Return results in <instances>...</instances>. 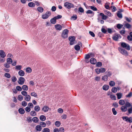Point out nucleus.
<instances>
[{
  "instance_id": "64",
  "label": "nucleus",
  "mask_w": 132,
  "mask_h": 132,
  "mask_svg": "<svg viewBox=\"0 0 132 132\" xmlns=\"http://www.w3.org/2000/svg\"><path fill=\"white\" fill-rule=\"evenodd\" d=\"M128 113H132V108H131V107L128 109Z\"/></svg>"
},
{
  "instance_id": "1",
  "label": "nucleus",
  "mask_w": 132,
  "mask_h": 132,
  "mask_svg": "<svg viewBox=\"0 0 132 132\" xmlns=\"http://www.w3.org/2000/svg\"><path fill=\"white\" fill-rule=\"evenodd\" d=\"M68 30L67 29L64 30L62 32V36L64 38H67L68 36Z\"/></svg>"
},
{
  "instance_id": "52",
  "label": "nucleus",
  "mask_w": 132,
  "mask_h": 132,
  "mask_svg": "<svg viewBox=\"0 0 132 132\" xmlns=\"http://www.w3.org/2000/svg\"><path fill=\"white\" fill-rule=\"evenodd\" d=\"M21 93L22 95L24 96H26L27 95V92L26 91H23L21 92Z\"/></svg>"
},
{
  "instance_id": "45",
  "label": "nucleus",
  "mask_w": 132,
  "mask_h": 132,
  "mask_svg": "<svg viewBox=\"0 0 132 132\" xmlns=\"http://www.w3.org/2000/svg\"><path fill=\"white\" fill-rule=\"evenodd\" d=\"M4 76L8 78H9L11 77L10 75L7 73H6L4 74Z\"/></svg>"
},
{
  "instance_id": "18",
  "label": "nucleus",
  "mask_w": 132,
  "mask_h": 132,
  "mask_svg": "<svg viewBox=\"0 0 132 132\" xmlns=\"http://www.w3.org/2000/svg\"><path fill=\"white\" fill-rule=\"evenodd\" d=\"M18 74L20 76H23L24 75L25 73L23 70H20L18 72Z\"/></svg>"
},
{
  "instance_id": "16",
  "label": "nucleus",
  "mask_w": 132,
  "mask_h": 132,
  "mask_svg": "<svg viewBox=\"0 0 132 132\" xmlns=\"http://www.w3.org/2000/svg\"><path fill=\"white\" fill-rule=\"evenodd\" d=\"M99 15L102 16V19L105 20L107 19V16L105 15L103 13H100Z\"/></svg>"
},
{
  "instance_id": "60",
  "label": "nucleus",
  "mask_w": 132,
  "mask_h": 132,
  "mask_svg": "<svg viewBox=\"0 0 132 132\" xmlns=\"http://www.w3.org/2000/svg\"><path fill=\"white\" fill-rule=\"evenodd\" d=\"M27 103L25 101H23L22 103V105L23 106H25L27 105Z\"/></svg>"
},
{
  "instance_id": "32",
  "label": "nucleus",
  "mask_w": 132,
  "mask_h": 132,
  "mask_svg": "<svg viewBox=\"0 0 132 132\" xmlns=\"http://www.w3.org/2000/svg\"><path fill=\"white\" fill-rule=\"evenodd\" d=\"M32 121L35 123L37 122L38 120V118L37 117H34L32 119Z\"/></svg>"
},
{
  "instance_id": "49",
  "label": "nucleus",
  "mask_w": 132,
  "mask_h": 132,
  "mask_svg": "<svg viewBox=\"0 0 132 132\" xmlns=\"http://www.w3.org/2000/svg\"><path fill=\"white\" fill-rule=\"evenodd\" d=\"M50 130L47 128H44L43 131V132H50Z\"/></svg>"
},
{
  "instance_id": "28",
  "label": "nucleus",
  "mask_w": 132,
  "mask_h": 132,
  "mask_svg": "<svg viewBox=\"0 0 132 132\" xmlns=\"http://www.w3.org/2000/svg\"><path fill=\"white\" fill-rule=\"evenodd\" d=\"M108 76L107 75H104L102 77V79L105 81H106L108 80Z\"/></svg>"
},
{
  "instance_id": "7",
  "label": "nucleus",
  "mask_w": 132,
  "mask_h": 132,
  "mask_svg": "<svg viewBox=\"0 0 132 132\" xmlns=\"http://www.w3.org/2000/svg\"><path fill=\"white\" fill-rule=\"evenodd\" d=\"M75 37L74 36L70 37L69 38V40L70 41V44L71 45H72L74 44V41L75 40Z\"/></svg>"
},
{
  "instance_id": "11",
  "label": "nucleus",
  "mask_w": 132,
  "mask_h": 132,
  "mask_svg": "<svg viewBox=\"0 0 132 132\" xmlns=\"http://www.w3.org/2000/svg\"><path fill=\"white\" fill-rule=\"evenodd\" d=\"M122 11L121 9H119V10L118 11L117 13V15L118 17L120 19H121L122 18V15L121 13V12Z\"/></svg>"
},
{
  "instance_id": "33",
  "label": "nucleus",
  "mask_w": 132,
  "mask_h": 132,
  "mask_svg": "<svg viewBox=\"0 0 132 132\" xmlns=\"http://www.w3.org/2000/svg\"><path fill=\"white\" fill-rule=\"evenodd\" d=\"M37 10L40 13L44 11L43 8L41 7H38Z\"/></svg>"
},
{
  "instance_id": "46",
  "label": "nucleus",
  "mask_w": 132,
  "mask_h": 132,
  "mask_svg": "<svg viewBox=\"0 0 132 132\" xmlns=\"http://www.w3.org/2000/svg\"><path fill=\"white\" fill-rule=\"evenodd\" d=\"M131 104L128 102H126L125 104V106H126V107H130L131 106Z\"/></svg>"
},
{
  "instance_id": "19",
  "label": "nucleus",
  "mask_w": 132,
  "mask_h": 132,
  "mask_svg": "<svg viewBox=\"0 0 132 132\" xmlns=\"http://www.w3.org/2000/svg\"><path fill=\"white\" fill-rule=\"evenodd\" d=\"M31 99V97L29 95H27L24 97L25 100L27 101H29Z\"/></svg>"
},
{
  "instance_id": "8",
  "label": "nucleus",
  "mask_w": 132,
  "mask_h": 132,
  "mask_svg": "<svg viewBox=\"0 0 132 132\" xmlns=\"http://www.w3.org/2000/svg\"><path fill=\"white\" fill-rule=\"evenodd\" d=\"M25 81V79L22 77H20L18 81V83L20 85H23Z\"/></svg>"
},
{
  "instance_id": "13",
  "label": "nucleus",
  "mask_w": 132,
  "mask_h": 132,
  "mask_svg": "<svg viewBox=\"0 0 132 132\" xmlns=\"http://www.w3.org/2000/svg\"><path fill=\"white\" fill-rule=\"evenodd\" d=\"M55 27L56 29L58 30H62V27L60 24H57L55 25Z\"/></svg>"
},
{
  "instance_id": "59",
  "label": "nucleus",
  "mask_w": 132,
  "mask_h": 132,
  "mask_svg": "<svg viewBox=\"0 0 132 132\" xmlns=\"http://www.w3.org/2000/svg\"><path fill=\"white\" fill-rule=\"evenodd\" d=\"M125 18L126 20L128 22H130L131 21V18H128L127 17H125Z\"/></svg>"
},
{
  "instance_id": "35",
  "label": "nucleus",
  "mask_w": 132,
  "mask_h": 132,
  "mask_svg": "<svg viewBox=\"0 0 132 132\" xmlns=\"http://www.w3.org/2000/svg\"><path fill=\"white\" fill-rule=\"evenodd\" d=\"M93 55L92 53H90L88 54H86L85 55V58L86 59H88L90 57V56Z\"/></svg>"
},
{
  "instance_id": "61",
  "label": "nucleus",
  "mask_w": 132,
  "mask_h": 132,
  "mask_svg": "<svg viewBox=\"0 0 132 132\" xmlns=\"http://www.w3.org/2000/svg\"><path fill=\"white\" fill-rule=\"evenodd\" d=\"M132 96V93L131 92L129 93L126 96L127 97H130Z\"/></svg>"
},
{
  "instance_id": "47",
  "label": "nucleus",
  "mask_w": 132,
  "mask_h": 132,
  "mask_svg": "<svg viewBox=\"0 0 132 132\" xmlns=\"http://www.w3.org/2000/svg\"><path fill=\"white\" fill-rule=\"evenodd\" d=\"M75 48L77 51H79L80 48V47L79 45H76L75 46Z\"/></svg>"
},
{
  "instance_id": "48",
  "label": "nucleus",
  "mask_w": 132,
  "mask_h": 132,
  "mask_svg": "<svg viewBox=\"0 0 132 132\" xmlns=\"http://www.w3.org/2000/svg\"><path fill=\"white\" fill-rule=\"evenodd\" d=\"M16 89L18 91H20L22 90V88L19 86H16Z\"/></svg>"
},
{
  "instance_id": "21",
  "label": "nucleus",
  "mask_w": 132,
  "mask_h": 132,
  "mask_svg": "<svg viewBox=\"0 0 132 132\" xmlns=\"http://www.w3.org/2000/svg\"><path fill=\"white\" fill-rule=\"evenodd\" d=\"M19 112L21 114H23L25 112V111L22 108H20L18 110Z\"/></svg>"
},
{
  "instance_id": "4",
  "label": "nucleus",
  "mask_w": 132,
  "mask_h": 132,
  "mask_svg": "<svg viewBox=\"0 0 132 132\" xmlns=\"http://www.w3.org/2000/svg\"><path fill=\"white\" fill-rule=\"evenodd\" d=\"M121 46L122 47L124 48H125L128 50H129L130 49V47L129 45L125 43H121Z\"/></svg>"
},
{
  "instance_id": "55",
  "label": "nucleus",
  "mask_w": 132,
  "mask_h": 132,
  "mask_svg": "<svg viewBox=\"0 0 132 132\" xmlns=\"http://www.w3.org/2000/svg\"><path fill=\"white\" fill-rule=\"evenodd\" d=\"M12 80L13 82H15L17 80V78L15 76L13 77L12 78Z\"/></svg>"
},
{
  "instance_id": "9",
  "label": "nucleus",
  "mask_w": 132,
  "mask_h": 132,
  "mask_svg": "<svg viewBox=\"0 0 132 132\" xmlns=\"http://www.w3.org/2000/svg\"><path fill=\"white\" fill-rule=\"evenodd\" d=\"M108 95L110 96V97L112 100H116V97L114 95L112 94V93L111 92H108L107 93Z\"/></svg>"
},
{
  "instance_id": "31",
  "label": "nucleus",
  "mask_w": 132,
  "mask_h": 132,
  "mask_svg": "<svg viewBox=\"0 0 132 132\" xmlns=\"http://www.w3.org/2000/svg\"><path fill=\"white\" fill-rule=\"evenodd\" d=\"M22 66L21 65H17L15 67V69L17 70H21Z\"/></svg>"
},
{
  "instance_id": "30",
  "label": "nucleus",
  "mask_w": 132,
  "mask_h": 132,
  "mask_svg": "<svg viewBox=\"0 0 132 132\" xmlns=\"http://www.w3.org/2000/svg\"><path fill=\"white\" fill-rule=\"evenodd\" d=\"M7 63L10 64H11L12 62V60L11 58H8L6 60Z\"/></svg>"
},
{
  "instance_id": "53",
  "label": "nucleus",
  "mask_w": 132,
  "mask_h": 132,
  "mask_svg": "<svg viewBox=\"0 0 132 132\" xmlns=\"http://www.w3.org/2000/svg\"><path fill=\"white\" fill-rule=\"evenodd\" d=\"M96 66L97 67H100L102 65V63L100 62H97L96 64Z\"/></svg>"
},
{
  "instance_id": "3",
  "label": "nucleus",
  "mask_w": 132,
  "mask_h": 132,
  "mask_svg": "<svg viewBox=\"0 0 132 132\" xmlns=\"http://www.w3.org/2000/svg\"><path fill=\"white\" fill-rule=\"evenodd\" d=\"M118 50L120 53L122 55L125 56H128V52L125 49L121 48H119Z\"/></svg>"
},
{
  "instance_id": "5",
  "label": "nucleus",
  "mask_w": 132,
  "mask_h": 132,
  "mask_svg": "<svg viewBox=\"0 0 132 132\" xmlns=\"http://www.w3.org/2000/svg\"><path fill=\"white\" fill-rule=\"evenodd\" d=\"M122 119L123 120L126 122H129L130 123H131L132 122V118L131 117L129 118L127 116H124L122 117Z\"/></svg>"
},
{
  "instance_id": "58",
  "label": "nucleus",
  "mask_w": 132,
  "mask_h": 132,
  "mask_svg": "<svg viewBox=\"0 0 132 132\" xmlns=\"http://www.w3.org/2000/svg\"><path fill=\"white\" fill-rule=\"evenodd\" d=\"M57 112L59 113H62L63 112V109L61 108H59L57 110Z\"/></svg>"
},
{
  "instance_id": "23",
  "label": "nucleus",
  "mask_w": 132,
  "mask_h": 132,
  "mask_svg": "<svg viewBox=\"0 0 132 132\" xmlns=\"http://www.w3.org/2000/svg\"><path fill=\"white\" fill-rule=\"evenodd\" d=\"M121 109V111L123 112H125L127 110V108L125 106H122Z\"/></svg>"
},
{
  "instance_id": "42",
  "label": "nucleus",
  "mask_w": 132,
  "mask_h": 132,
  "mask_svg": "<svg viewBox=\"0 0 132 132\" xmlns=\"http://www.w3.org/2000/svg\"><path fill=\"white\" fill-rule=\"evenodd\" d=\"M109 85L111 86H113L115 85V82L113 81H111L109 82Z\"/></svg>"
},
{
  "instance_id": "62",
  "label": "nucleus",
  "mask_w": 132,
  "mask_h": 132,
  "mask_svg": "<svg viewBox=\"0 0 132 132\" xmlns=\"http://www.w3.org/2000/svg\"><path fill=\"white\" fill-rule=\"evenodd\" d=\"M122 26L123 25L120 24H118L117 25V27L118 29H120Z\"/></svg>"
},
{
  "instance_id": "10",
  "label": "nucleus",
  "mask_w": 132,
  "mask_h": 132,
  "mask_svg": "<svg viewBox=\"0 0 132 132\" xmlns=\"http://www.w3.org/2000/svg\"><path fill=\"white\" fill-rule=\"evenodd\" d=\"M6 55L5 52L3 50H0V56L2 58H4L6 56Z\"/></svg>"
},
{
  "instance_id": "44",
  "label": "nucleus",
  "mask_w": 132,
  "mask_h": 132,
  "mask_svg": "<svg viewBox=\"0 0 132 132\" xmlns=\"http://www.w3.org/2000/svg\"><path fill=\"white\" fill-rule=\"evenodd\" d=\"M23 98V97L21 95H19L18 96V99L20 101H22Z\"/></svg>"
},
{
  "instance_id": "40",
  "label": "nucleus",
  "mask_w": 132,
  "mask_h": 132,
  "mask_svg": "<svg viewBox=\"0 0 132 132\" xmlns=\"http://www.w3.org/2000/svg\"><path fill=\"white\" fill-rule=\"evenodd\" d=\"M125 103L124 100H121L119 101V103L121 105H123L125 104Z\"/></svg>"
},
{
  "instance_id": "34",
  "label": "nucleus",
  "mask_w": 132,
  "mask_h": 132,
  "mask_svg": "<svg viewBox=\"0 0 132 132\" xmlns=\"http://www.w3.org/2000/svg\"><path fill=\"white\" fill-rule=\"evenodd\" d=\"M30 114L32 116H34L36 115V112L34 111H31L30 112Z\"/></svg>"
},
{
  "instance_id": "6",
  "label": "nucleus",
  "mask_w": 132,
  "mask_h": 132,
  "mask_svg": "<svg viewBox=\"0 0 132 132\" xmlns=\"http://www.w3.org/2000/svg\"><path fill=\"white\" fill-rule=\"evenodd\" d=\"M51 15V12L50 11H48L45 14L42 15V18L43 19H46L48 18Z\"/></svg>"
},
{
  "instance_id": "51",
  "label": "nucleus",
  "mask_w": 132,
  "mask_h": 132,
  "mask_svg": "<svg viewBox=\"0 0 132 132\" xmlns=\"http://www.w3.org/2000/svg\"><path fill=\"white\" fill-rule=\"evenodd\" d=\"M101 78L99 76H97L95 78V80L96 81H99L100 80Z\"/></svg>"
},
{
  "instance_id": "17",
  "label": "nucleus",
  "mask_w": 132,
  "mask_h": 132,
  "mask_svg": "<svg viewBox=\"0 0 132 132\" xmlns=\"http://www.w3.org/2000/svg\"><path fill=\"white\" fill-rule=\"evenodd\" d=\"M109 86L108 85H105L102 87L103 89L104 90H107L109 89Z\"/></svg>"
},
{
  "instance_id": "54",
  "label": "nucleus",
  "mask_w": 132,
  "mask_h": 132,
  "mask_svg": "<svg viewBox=\"0 0 132 132\" xmlns=\"http://www.w3.org/2000/svg\"><path fill=\"white\" fill-rule=\"evenodd\" d=\"M95 70L96 73L97 74H99L100 72V70L99 68H96Z\"/></svg>"
},
{
  "instance_id": "39",
  "label": "nucleus",
  "mask_w": 132,
  "mask_h": 132,
  "mask_svg": "<svg viewBox=\"0 0 132 132\" xmlns=\"http://www.w3.org/2000/svg\"><path fill=\"white\" fill-rule=\"evenodd\" d=\"M90 8L94 11H97V10L96 8L94 6H89Z\"/></svg>"
},
{
  "instance_id": "27",
  "label": "nucleus",
  "mask_w": 132,
  "mask_h": 132,
  "mask_svg": "<svg viewBox=\"0 0 132 132\" xmlns=\"http://www.w3.org/2000/svg\"><path fill=\"white\" fill-rule=\"evenodd\" d=\"M28 5L30 7H33L35 6V5L34 3L30 2L28 3Z\"/></svg>"
},
{
  "instance_id": "56",
  "label": "nucleus",
  "mask_w": 132,
  "mask_h": 132,
  "mask_svg": "<svg viewBox=\"0 0 132 132\" xmlns=\"http://www.w3.org/2000/svg\"><path fill=\"white\" fill-rule=\"evenodd\" d=\"M31 110V109L28 106L27 107L25 108V110L27 112H29Z\"/></svg>"
},
{
  "instance_id": "63",
  "label": "nucleus",
  "mask_w": 132,
  "mask_h": 132,
  "mask_svg": "<svg viewBox=\"0 0 132 132\" xmlns=\"http://www.w3.org/2000/svg\"><path fill=\"white\" fill-rule=\"evenodd\" d=\"M59 132H64V129L63 127H61L59 128Z\"/></svg>"
},
{
  "instance_id": "22",
  "label": "nucleus",
  "mask_w": 132,
  "mask_h": 132,
  "mask_svg": "<svg viewBox=\"0 0 132 132\" xmlns=\"http://www.w3.org/2000/svg\"><path fill=\"white\" fill-rule=\"evenodd\" d=\"M34 109L35 111L38 112L40 110V108L39 105H36L35 106Z\"/></svg>"
},
{
  "instance_id": "41",
  "label": "nucleus",
  "mask_w": 132,
  "mask_h": 132,
  "mask_svg": "<svg viewBox=\"0 0 132 132\" xmlns=\"http://www.w3.org/2000/svg\"><path fill=\"white\" fill-rule=\"evenodd\" d=\"M55 124L56 126L59 127L60 126L61 123L59 121H57L55 122Z\"/></svg>"
},
{
  "instance_id": "57",
  "label": "nucleus",
  "mask_w": 132,
  "mask_h": 132,
  "mask_svg": "<svg viewBox=\"0 0 132 132\" xmlns=\"http://www.w3.org/2000/svg\"><path fill=\"white\" fill-rule=\"evenodd\" d=\"M31 96L36 97L37 96V94L35 92H32L31 93Z\"/></svg>"
},
{
  "instance_id": "20",
  "label": "nucleus",
  "mask_w": 132,
  "mask_h": 132,
  "mask_svg": "<svg viewBox=\"0 0 132 132\" xmlns=\"http://www.w3.org/2000/svg\"><path fill=\"white\" fill-rule=\"evenodd\" d=\"M56 19L55 17H54L53 18L51 19L50 20V22L51 23L53 24H55L56 23Z\"/></svg>"
},
{
  "instance_id": "24",
  "label": "nucleus",
  "mask_w": 132,
  "mask_h": 132,
  "mask_svg": "<svg viewBox=\"0 0 132 132\" xmlns=\"http://www.w3.org/2000/svg\"><path fill=\"white\" fill-rule=\"evenodd\" d=\"M104 12L105 14L107 15L108 16H110L111 15V14L110 12L109 11L105 10H104Z\"/></svg>"
},
{
  "instance_id": "25",
  "label": "nucleus",
  "mask_w": 132,
  "mask_h": 132,
  "mask_svg": "<svg viewBox=\"0 0 132 132\" xmlns=\"http://www.w3.org/2000/svg\"><path fill=\"white\" fill-rule=\"evenodd\" d=\"M22 89L25 91H27L28 90V86L26 85H23L22 86Z\"/></svg>"
},
{
  "instance_id": "29",
  "label": "nucleus",
  "mask_w": 132,
  "mask_h": 132,
  "mask_svg": "<svg viewBox=\"0 0 132 132\" xmlns=\"http://www.w3.org/2000/svg\"><path fill=\"white\" fill-rule=\"evenodd\" d=\"M36 129L37 130L40 131L41 130L42 128L40 125H38L36 127Z\"/></svg>"
},
{
  "instance_id": "26",
  "label": "nucleus",
  "mask_w": 132,
  "mask_h": 132,
  "mask_svg": "<svg viewBox=\"0 0 132 132\" xmlns=\"http://www.w3.org/2000/svg\"><path fill=\"white\" fill-rule=\"evenodd\" d=\"M40 119L41 121H44L46 120V117L45 116L42 115L40 117Z\"/></svg>"
},
{
  "instance_id": "50",
  "label": "nucleus",
  "mask_w": 132,
  "mask_h": 132,
  "mask_svg": "<svg viewBox=\"0 0 132 132\" xmlns=\"http://www.w3.org/2000/svg\"><path fill=\"white\" fill-rule=\"evenodd\" d=\"M40 125L43 127H45L46 125V123L43 122H41L40 123Z\"/></svg>"
},
{
  "instance_id": "37",
  "label": "nucleus",
  "mask_w": 132,
  "mask_h": 132,
  "mask_svg": "<svg viewBox=\"0 0 132 132\" xmlns=\"http://www.w3.org/2000/svg\"><path fill=\"white\" fill-rule=\"evenodd\" d=\"M116 95L117 96L118 99H119L121 98L122 96V94L121 93H117Z\"/></svg>"
},
{
  "instance_id": "43",
  "label": "nucleus",
  "mask_w": 132,
  "mask_h": 132,
  "mask_svg": "<svg viewBox=\"0 0 132 132\" xmlns=\"http://www.w3.org/2000/svg\"><path fill=\"white\" fill-rule=\"evenodd\" d=\"M86 13L87 14H92L93 15L94 14V13L92 11L90 10H87L86 12Z\"/></svg>"
},
{
  "instance_id": "2",
  "label": "nucleus",
  "mask_w": 132,
  "mask_h": 132,
  "mask_svg": "<svg viewBox=\"0 0 132 132\" xmlns=\"http://www.w3.org/2000/svg\"><path fill=\"white\" fill-rule=\"evenodd\" d=\"M64 6L68 9H70L72 8H74V5L72 4L69 2H66L64 3Z\"/></svg>"
},
{
  "instance_id": "12",
  "label": "nucleus",
  "mask_w": 132,
  "mask_h": 132,
  "mask_svg": "<svg viewBox=\"0 0 132 132\" xmlns=\"http://www.w3.org/2000/svg\"><path fill=\"white\" fill-rule=\"evenodd\" d=\"M50 109V108L47 106L45 105L42 108V110L44 112H47Z\"/></svg>"
},
{
  "instance_id": "38",
  "label": "nucleus",
  "mask_w": 132,
  "mask_h": 132,
  "mask_svg": "<svg viewBox=\"0 0 132 132\" xmlns=\"http://www.w3.org/2000/svg\"><path fill=\"white\" fill-rule=\"evenodd\" d=\"M26 71L27 73L31 72L32 71V69L31 68L29 67L27 68L26 69Z\"/></svg>"
},
{
  "instance_id": "14",
  "label": "nucleus",
  "mask_w": 132,
  "mask_h": 132,
  "mask_svg": "<svg viewBox=\"0 0 132 132\" xmlns=\"http://www.w3.org/2000/svg\"><path fill=\"white\" fill-rule=\"evenodd\" d=\"M131 27V26L130 24H129L127 23H126L124 26L123 27V28L125 29L126 28L127 29H130V28Z\"/></svg>"
},
{
  "instance_id": "36",
  "label": "nucleus",
  "mask_w": 132,
  "mask_h": 132,
  "mask_svg": "<svg viewBox=\"0 0 132 132\" xmlns=\"http://www.w3.org/2000/svg\"><path fill=\"white\" fill-rule=\"evenodd\" d=\"M4 67L7 68H9L10 67L9 64L7 62L4 64Z\"/></svg>"
},
{
  "instance_id": "15",
  "label": "nucleus",
  "mask_w": 132,
  "mask_h": 132,
  "mask_svg": "<svg viewBox=\"0 0 132 132\" xmlns=\"http://www.w3.org/2000/svg\"><path fill=\"white\" fill-rule=\"evenodd\" d=\"M90 62L92 64H94L96 62V60L94 58H91L90 60Z\"/></svg>"
}]
</instances>
